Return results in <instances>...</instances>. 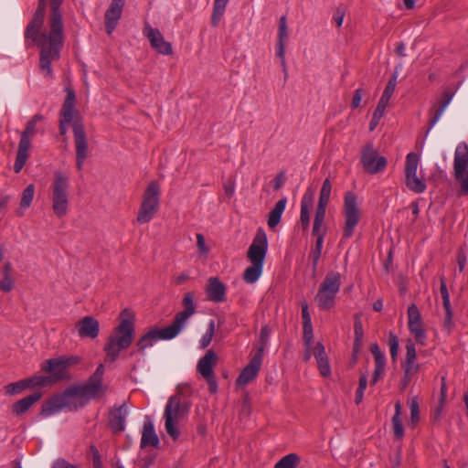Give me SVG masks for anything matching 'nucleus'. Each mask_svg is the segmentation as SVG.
<instances>
[{"label":"nucleus","instance_id":"1","mask_svg":"<svg viewBox=\"0 0 468 468\" xmlns=\"http://www.w3.org/2000/svg\"><path fill=\"white\" fill-rule=\"evenodd\" d=\"M135 336L134 315L133 312L124 309L120 314V323L107 338L104 346V361L115 362L122 350L127 349Z\"/></svg>","mask_w":468,"mask_h":468},{"label":"nucleus","instance_id":"2","mask_svg":"<svg viewBox=\"0 0 468 468\" xmlns=\"http://www.w3.org/2000/svg\"><path fill=\"white\" fill-rule=\"evenodd\" d=\"M95 398L90 391H87L83 385L70 386L63 392L55 394L46 400L41 406L40 414L48 417L64 409L76 411L85 407L90 399Z\"/></svg>","mask_w":468,"mask_h":468},{"label":"nucleus","instance_id":"3","mask_svg":"<svg viewBox=\"0 0 468 468\" xmlns=\"http://www.w3.org/2000/svg\"><path fill=\"white\" fill-rule=\"evenodd\" d=\"M33 42L40 48V71L46 78L53 79L51 63L60 57V49L64 43L63 29L50 28L48 34L42 35V39Z\"/></svg>","mask_w":468,"mask_h":468},{"label":"nucleus","instance_id":"4","mask_svg":"<svg viewBox=\"0 0 468 468\" xmlns=\"http://www.w3.org/2000/svg\"><path fill=\"white\" fill-rule=\"evenodd\" d=\"M341 283V274L338 271L327 272L314 297L320 310L328 311L335 306Z\"/></svg>","mask_w":468,"mask_h":468},{"label":"nucleus","instance_id":"5","mask_svg":"<svg viewBox=\"0 0 468 468\" xmlns=\"http://www.w3.org/2000/svg\"><path fill=\"white\" fill-rule=\"evenodd\" d=\"M188 410V404L182 402L178 396L169 398L164 412L165 420V429L174 441L177 440L180 436V431L176 427V422L182 419Z\"/></svg>","mask_w":468,"mask_h":468},{"label":"nucleus","instance_id":"6","mask_svg":"<svg viewBox=\"0 0 468 468\" xmlns=\"http://www.w3.org/2000/svg\"><path fill=\"white\" fill-rule=\"evenodd\" d=\"M160 185L157 181H151L143 196L136 220L140 224L148 223L152 220L160 206Z\"/></svg>","mask_w":468,"mask_h":468},{"label":"nucleus","instance_id":"7","mask_svg":"<svg viewBox=\"0 0 468 468\" xmlns=\"http://www.w3.org/2000/svg\"><path fill=\"white\" fill-rule=\"evenodd\" d=\"M43 120V115L35 114L26 124L25 130L21 133L16 162L14 165L15 173L18 174L27 163L29 156L28 150L31 146V139L37 133V123Z\"/></svg>","mask_w":468,"mask_h":468},{"label":"nucleus","instance_id":"8","mask_svg":"<svg viewBox=\"0 0 468 468\" xmlns=\"http://www.w3.org/2000/svg\"><path fill=\"white\" fill-rule=\"evenodd\" d=\"M69 178L60 172L55 173L51 186L52 209L58 218L64 217L69 210Z\"/></svg>","mask_w":468,"mask_h":468},{"label":"nucleus","instance_id":"9","mask_svg":"<svg viewBox=\"0 0 468 468\" xmlns=\"http://www.w3.org/2000/svg\"><path fill=\"white\" fill-rule=\"evenodd\" d=\"M343 212L345 217L343 238L349 239L353 236L360 218V210L355 193L348 191L345 194Z\"/></svg>","mask_w":468,"mask_h":468},{"label":"nucleus","instance_id":"10","mask_svg":"<svg viewBox=\"0 0 468 468\" xmlns=\"http://www.w3.org/2000/svg\"><path fill=\"white\" fill-rule=\"evenodd\" d=\"M72 132L76 150V166L79 171H81L89 156V144L85 128L80 120L74 121Z\"/></svg>","mask_w":468,"mask_h":468},{"label":"nucleus","instance_id":"11","mask_svg":"<svg viewBox=\"0 0 468 468\" xmlns=\"http://www.w3.org/2000/svg\"><path fill=\"white\" fill-rule=\"evenodd\" d=\"M419 160V155L416 153H409L407 154L405 164V183L409 189L420 194L426 190V183L423 179L417 176Z\"/></svg>","mask_w":468,"mask_h":468},{"label":"nucleus","instance_id":"12","mask_svg":"<svg viewBox=\"0 0 468 468\" xmlns=\"http://www.w3.org/2000/svg\"><path fill=\"white\" fill-rule=\"evenodd\" d=\"M360 162L364 170L370 175L383 171L388 163L386 157L378 156L377 150L371 143L363 146Z\"/></svg>","mask_w":468,"mask_h":468},{"label":"nucleus","instance_id":"13","mask_svg":"<svg viewBox=\"0 0 468 468\" xmlns=\"http://www.w3.org/2000/svg\"><path fill=\"white\" fill-rule=\"evenodd\" d=\"M182 305L184 309L175 315L174 321L170 324V331L176 332L177 335L186 326L188 319L197 312L194 292H188L184 294Z\"/></svg>","mask_w":468,"mask_h":468},{"label":"nucleus","instance_id":"14","mask_svg":"<svg viewBox=\"0 0 468 468\" xmlns=\"http://www.w3.org/2000/svg\"><path fill=\"white\" fill-rule=\"evenodd\" d=\"M67 92L66 99L62 104L60 110V120H59V133L65 135L67 133L69 125L70 122H74L79 119V112L74 109L76 95L75 91L70 87H66Z\"/></svg>","mask_w":468,"mask_h":468},{"label":"nucleus","instance_id":"15","mask_svg":"<svg viewBox=\"0 0 468 468\" xmlns=\"http://www.w3.org/2000/svg\"><path fill=\"white\" fill-rule=\"evenodd\" d=\"M267 250V235L262 228H259L247 251V258L251 263L263 265Z\"/></svg>","mask_w":468,"mask_h":468},{"label":"nucleus","instance_id":"16","mask_svg":"<svg viewBox=\"0 0 468 468\" xmlns=\"http://www.w3.org/2000/svg\"><path fill=\"white\" fill-rule=\"evenodd\" d=\"M177 335L176 332L170 331V325L165 328L158 329L152 328L147 333L143 335L136 342L137 352L144 354L145 349L153 346L154 344L162 339L169 340L173 339Z\"/></svg>","mask_w":468,"mask_h":468},{"label":"nucleus","instance_id":"17","mask_svg":"<svg viewBox=\"0 0 468 468\" xmlns=\"http://www.w3.org/2000/svg\"><path fill=\"white\" fill-rule=\"evenodd\" d=\"M46 8H47L46 0H38L37 8L35 11L31 21L28 23V25L25 30V38L26 39H32V41H37L38 39H42L43 34H47L46 32L40 33V28L44 22Z\"/></svg>","mask_w":468,"mask_h":468},{"label":"nucleus","instance_id":"18","mask_svg":"<svg viewBox=\"0 0 468 468\" xmlns=\"http://www.w3.org/2000/svg\"><path fill=\"white\" fill-rule=\"evenodd\" d=\"M144 33L149 39L152 48L158 53L163 55H171L173 53L171 43L165 40L157 28H153L149 24H145Z\"/></svg>","mask_w":468,"mask_h":468},{"label":"nucleus","instance_id":"19","mask_svg":"<svg viewBox=\"0 0 468 468\" xmlns=\"http://www.w3.org/2000/svg\"><path fill=\"white\" fill-rule=\"evenodd\" d=\"M128 414L126 402L119 407H112L109 410V427L113 433H121L125 430V420Z\"/></svg>","mask_w":468,"mask_h":468},{"label":"nucleus","instance_id":"20","mask_svg":"<svg viewBox=\"0 0 468 468\" xmlns=\"http://www.w3.org/2000/svg\"><path fill=\"white\" fill-rule=\"evenodd\" d=\"M468 169V144L466 143L459 144L454 152L453 159V176L456 180L463 177V174Z\"/></svg>","mask_w":468,"mask_h":468},{"label":"nucleus","instance_id":"21","mask_svg":"<svg viewBox=\"0 0 468 468\" xmlns=\"http://www.w3.org/2000/svg\"><path fill=\"white\" fill-rule=\"evenodd\" d=\"M262 358L263 357H261L260 353H256L254 355L250 363L242 369L236 381L237 385L245 386L256 378L261 369Z\"/></svg>","mask_w":468,"mask_h":468},{"label":"nucleus","instance_id":"22","mask_svg":"<svg viewBox=\"0 0 468 468\" xmlns=\"http://www.w3.org/2000/svg\"><path fill=\"white\" fill-rule=\"evenodd\" d=\"M103 374L104 366L103 364H100L95 372L82 384L87 391H90L96 398L100 395H105L107 391V387L102 383Z\"/></svg>","mask_w":468,"mask_h":468},{"label":"nucleus","instance_id":"23","mask_svg":"<svg viewBox=\"0 0 468 468\" xmlns=\"http://www.w3.org/2000/svg\"><path fill=\"white\" fill-rule=\"evenodd\" d=\"M79 336L94 339L99 335L100 324L93 316H85L76 324Z\"/></svg>","mask_w":468,"mask_h":468},{"label":"nucleus","instance_id":"24","mask_svg":"<svg viewBox=\"0 0 468 468\" xmlns=\"http://www.w3.org/2000/svg\"><path fill=\"white\" fill-rule=\"evenodd\" d=\"M42 370L49 373L54 381L69 378V370L60 357L50 358L45 361Z\"/></svg>","mask_w":468,"mask_h":468},{"label":"nucleus","instance_id":"25","mask_svg":"<svg viewBox=\"0 0 468 468\" xmlns=\"http://www.w3.org/2000/svg\"><path fill=\"white\" fill-rule=\"evenodd\" d=\"M206 294L209 301L222 303L226 301V285L218 277H210L207 280Z\"/></svg>","mask_w":468,"mask_h":468},{"label":"nucleus","instance_id":"26","mask_svg":"<svg viewBox=\"0 0 468 468\" xmlns=\"http://www.w3.org/2000/svg\"><path fill=\"white\" fill-rule=\"evenodd\" d=\"M124 5L112 1L109 8L105 12V27L108 35H111L115 29L118 21L122 16Z\"/></svg>","mask_w":468,"mask_h":468},{"label":"nucleus","instance_id":"27","mask_svg":"<svg viewBox=\"0 0 468 468\" xmlns=\"http://www.w3.org/2000/svg\"><path fill=\"white\" fill-rule=\"evenodd\" d=\"M217 354L209 349L197 362V372L203 377H211L214 375V366L217 363Z\"/></svg>","mask_w":468,"mask_h":468},{"label":"nucleus","instance_id":"28","mask_svg":"<svg viewBox=\"0 0 468 468\" xmlns=\"http://www.w3.org/2000/svg\"><path fill=\"white\" fill-rule=\"evenodd\" d=\"M314 192L307 189L301 200L300 222L303 230L308 229L310 225V209L313 206Z\"/></svg>","mask_w":468,"mask_h":468},{"label":"nucleus","instance_id":"29","mask_svg":"<svg viewBox=\"0 0 468 468\" xmlns=\"http://www.w3.org/2000/svg\"><path fill=\"white\" fill-rule=\"evenodd\" d=\"M159 443L160 441L155 432L154 423L151 420L147 419L144 423L140 446L141 448H145L150 445L157 448Z\"/></svg>","mask_w":468,"mask_h":468},{"label":"nucleus","instance_id":"30","mask_svg":"<svg viewBox=\"0 0 468 468\" xmlns=\"http://www.w3.org/2000/svg\"><path fill=\"white\" fill-rule=\"evenodd\" d=\"M314 356L316 359L320 374L324 378L329 377L331 375V367L324 346L322 343L318 342L314 346Z\"/></svg>","mask_w":468,"mask_h":468},{"label":"nucleus","instance_id":"31","mask_svg":"<svg viewBox=\"0 0 468 468\" xmlns=\"http://www.w3.org/2000/svg\"><path fill=\"white\" fill-rule=\"evenodd\" d=\"M454 93L451 91H444L441 93L440 101H438V108L434 111L433 115L429 120V127L427 133L437 123L441 117L444 110L451 102Z\"/></svg>","mask_w":468,"mask_h":468},{"label":"nucleus","instance_id":"32","mask_svg":"<svg viewBox=\"0 0 468 468\" xmlns=\"http://www.w3.org/2000/svg\"><path fill=\"white\" fill-rule=\"evenodd\" d=\"M64 0H50L49 28L64 29L60 5Z\"/></svg>","mask_w":468,"mask_h":468},{"label":"nucleus","instance_id":"33","mask_svg":"<svg viewBox=\"0 0 468 468\" xmlns=\"http://www.w3.org/2000/svg\"><path fill=\"white\" fill-rule=\"evenodd\" d=\"M41 398L40 392H34L33 394H30L19 400H17L16 403L12 406V411L16 415H21L27 411L31 406L38 401Z\"/></svg>","mask_w":468,"mask_h":468},{"label":"nucleus","instance_id":"34","mask_svg":"<svg viewBox=\"0 0 468 468\" xmlns=\"http://www.w3.org/2000/svg\"><path fill=\"white\" fill-rule=\"evenodd\" d=\"M287 199L283 197L280 199L274 207L269 212L267 224L271 229H274L281 222L282 216L285 210Z\"/></svg>","mask_w":468,"mask_h":468},{"label":"nucleus","instance_id":"35","mask_svg":"<svg viewBox=\"0 0 468 468\" xmlns=\"http://www.w3.org/2000/svg\"><path fill=\"white\" fill-rule=\"evenodd\" d=\"M12 269V264L9 261L5 262L3 267V278L0 280V290L5 292L12 291L14 287V280L11 277Z\"/></svg>","mask_w":468,"mask_h":468},{"label":"nucleus","instance_id":"36","mask_svg":"<svg viewBox=\"0 0 468 468\" xmlns=\"http://www.w3.org/2000/svg\"><path fill=\"white\" fill-rule=\"evenodd\" d=\"M409 330L414 336L416 342L421 346L426 345L427 335L422 325V320L418 322L408 323Z\"/></svg>","mask_w":468,"mask_h":468},{"label":"nucleus","instance_id":"37","mask_svg":"<svg viewBox=\"0 0 468 468\" xmlns=\"http://www.w3.org/2000/svg\"><path fill=\"white\" fill-rule=\"evenodd\" d=\"M263 271V265L251 263L243 272V280L247 283H254L258 281Z\"/></svg>","mask_w":468,"mask_h":468},{"label":"nucleus","instance_id":"38","mask_svg":"<svg viewBox=\"0 0 468 468\" xmlns=\"http://www.w3.org/2000/svg\"><path fill=\"white\" fill-rule=\"evenodd\" d=\"M400 413H401V406H400L399 402H397L395 405V414L392 417V426H393L394 436L398 440L401 439L404 435V428L401 423Z\"/></svg>","mask_w":468,"mask_h":468},{"label":"nucleus","instance_id":"39","mask_svg":"<svg viewBox=\"0 0 468 468\" xmlns=\"http://www.w3.org/2000/svg\"><path fill=\"white\" fill-rule=\"evenodd\" d=\"M229 3V0H215L213 12L211 16V25L213 27H218L221 17L224 15L226 6Z\"/></svg>","mask_w":468,"mask_h":468},{"label":"nucleus","instance_id":"40","mask_svg":"<svg viewBox=\"0 0 468 468\" xmlns=\"http://www.w3.org/2000/svg\"><path fill=\"white\" fill-rule=\"evenodd\" d=\"M288 38V27H287V19L285 16H282L279 19V27H278V39H277V48L282 49L285 48V42Z\"/></svg>","mask_w":468,"mask_h":468},{"label":"nucleus","instance_id":"41","mask_svg":"<svg viewBox=\"0 0 468 468\" xmlns=\"http://www.w3.org/2000/svg\"><path fill=\"white\" fill-rule=\"evenodd\" d=\"M300 463V457L296 453L283 456L274 465V468H296Z\"/></svg>","mask_w":468,"mask_h":468},{"label":"nucleus","instance_id":"42","mask_svg":"<svg viewBox=\"0 0 468 468\" xmlns=\"http://www.w3.org/2000/svg\"><path fill=\"white\" fill-rule=\"evenodd\" d=\"M323 244L324 239H316L315 245L309 254V259L312 261V268L314 272H315L317 269L318 261L322 254Z\"/></svg>","mask_w":468,"mask_h":468},{"label":"nucleus","instance_id":"43","mask_svg":"<svg viewBox=\"0 0 468 468\" xmlns=\"http://www.w3.org/2000/svg\"><path fill=\"white\" fill-rule=\"evenodd\" d=\"M35 196V186L33 184L28 185L22 192L20 207L27 208L31 206Z\"/></svg>","mask_w":468,"mask_h":468},{"label":"nucleus","instance_id":"44","mask_svg":"<svg viewBox=\"0 0 468 468\" xmlns=\"http://www.w3.org/2000/svg\"><path fill=\"white\" fill-rule=\"evenodd\" d=\"M327 232V227L324 220L314 218L312 235L316 237L317 239H324Z\"/></svg>","mask_w":468,"mask_h":468},{"label":"nucleus","instance_id":"45","mask_svg":"<svg viewBox=\"0 0 468 468\" xmlns=\"http://www.w3.org/2000/svg\"><path fill=\"white\" fill-rule=\"evenodd\" d=\"M214 335H215V321L210 320L208 323V325H207V329L200 340L201 348H206L210 345Z\"/></svg>","mask_w":468,"mask_h":468},{"label":"nucleus","instance_id":"46","mask_svg":"<svg viewBox=\"0 0 468 468\" xmlns=\"http://www.w3.org/2000/svg\"><path fill=\"white\" fill-rule=\"evenodd\" d=\"M271 335V329L268 325H264L261 329L260 333V345L258 347V351L256 353H260L261 355V357H263V352L265 347L267 346L268 340Z\"/></svg>","mask_w":468,"mask_h":468},{"label":"nucleus","instance_id":"47","mask_svg":"<svg viewBox=\"0 0 468 468\" xmlns=\"http://www.w3.org/2000/svg\"><path fill=\"white\" fill-rule=\"evenodd\" d=\"M331 191H332L331 181L329 178H326L323 182L318 201L329 203Z\"/></svg>","mask_w":468,"mask_h":468},{"label":"nucleus","instance_id":"48","mask_svg":"<svg viewBox=\"0 0 468 468\" xmlns=\"http://www.w3.org/2000/svg\"><path fill=\"white\" fill-rule=\"evenodd\" d=\"M388 346L390 350V356L392 360L395 361L398 356L399 343L398 336L393 332H389L388 334Z\"/></svg>","mask_w":468,"mask_h":468},{"label":"nucleus","instance_id":"49","mask_svg":"<svg viewBox=\"0 0 468 468\" xmlns=\"http://www.w3.org/2000/svg\"><path fill=\"white\" fill-rule=\"evenodd\" d=\"M354 334H355L354 343H356V346H362L364 331H363L362 322L359 319L358 315H356L355 324H354Z\"/></svg>","mask_w":468,"mask_h":468},{"label":"nucleus","instance_id":"50","mask_svg":"<svg viewBox=\"0 0 468 468\" xmlns=\"http://www.w3.org/2000/svg\"><path fill=\"white\" fill-rule=\"evenodd\" d=\"M397 80H398V72L395 71L392 74V76L390 77V79L388 80V81L384 89V91L382 93V96L390 100V98L392 97L393 92L395 90V88L397 85Z\"/></svg>","mask_w":468,"mask_h":468},{"label":"nucleus","instance_id":"51","mask_svg":"<svg viewBox=\"0 0 468 468\" xmlns=\"http://www.w3.org/2000/svg\"><path fill=\"white\" fill-rule=\"evenodd\" d=\"M26 382L27 381L25 379H22V380H19L15 383L8 384L5 387L6 393L8 395H15V394L20 393L24 389L27 388V383H26Z\"/></svg>","mask_w":468,"mask_h":468},{"label":"nucleus","instance_id":"52","mask_svg":"<svg viewBox=\"0 0 468 468\" xmlns=\"http://www.w3.org/2000/svg\"><path fill=\"white\" fill-rule=\"evenodd\" d=\"M367 378L365 374H363L359 378L358 388L356 392L355 401L357 405L360 404L363 400L364 391L367 388Z\"/></svg>","mask_w":468,"mask_h":468},{"label":"nucleus","instance_id":"53","mask_svg":"<svg viewBox=\"0 0 468 468\" xmlns=\"http://www.w3.org/2000/svg\"><path fill=\"white\" fill-rule=\"evenodd\" d=\"M25 380L27 381L26 383H27V388L45 387L49 382L48 378L45 376H35Z\"/></svg>","mask_w":468,"mask_h":468},{"label":"nucleus","instance_id":"54","mask_svg":"<svg viewBox=\"0 0 468 468\" xmlns=\"http://www.w3.org/2000/svg\"><path fill=\"white\" fill-rule=\"evenodd\" d=\"M410 422L415 425L420 420V407L417 398H413L410 403Z\"/></svg>","mask_w":468,"mask_h":468},{"label":"nucleus","instance_id":"55","mask_svg":"<svg viewBox=\"0 0 468 468\" xmlns=\"http://www.w3.org/2000/svg\"><path fill=\"white\" fill-rule=\"evenodd\" d=\"M303 340L304 346H312L313 338H314L312 323L303 324Z\"/></svg>","mask_w":468,"mask_h":468},{"label":"nucleus","instance_id":"56","mask_svg":"<svg viewBox=\"0 0 468 468\" xmlns=\"http://www.w3.org/2000/svg\"><path fill=\"white\" fill-rule=\"evenodd\" d=\"M402 367H403L404 373L406 375V378L408 377H412L420 369V366L415 364V361H413V360H410V362H409V360H405L402 365Z\"/></svg>","mask_w":468,"mask_h":468},{"label":"nucleus","instance_id":"57","mask_svg":"<svg viewBox=\"0 0 468 468\" xmlns=\"http://www.w3.org/2000/svg\"><path fill=\"white\" fill-rule=\"evenodd\" d=\"M408 323L421 321V314L415 303H411L408 307Z\"/></svg>","mask_w":468,"mask_h":468},{"label":"nucleus","instance_id":"58","mask_svg":"<svg viewBox=\"0 0 468 468\" xmlns=\"http://www.w3.org/2000/svg\"><path fill=\"white\" fill-rule=\"evenodd\" d=\"M385 367H386V362L375 363V370H374L373 378L371 380L372 385H375L378 382V378L384 374Z\"/></svg>","mask_w":468,"mask_h":468},{"label":"nucleus","instance_id":"59","mask_svg":"<svg viewBox=\"0 0 468 468\" xmlns=\"http://www.w3.org/2000/svg\"><path fill=\"white\" fill-rule=\"evenodd\" d=\"M388 102H389V99L385 98L384 96H381L379 99V101L377 105V108L373 113L382 118L384 116V113H385V111H386V108H387Z\"/></svg>","mask_w":468,"mask_h":468},{"label":"nucleus","instance_id":"60","mask_svg":"<svg viewBox=\"0 0 468 468\" xmlns=\"http://www.w3.org/2000/svg\"><path fill=\"white\" fill-rule=\"evenodd\" d=\"M388 102H389V99L385 98L384 96H381L379 99V101L377 105V108L373 113L382 118L384 116V113H385V111H386V108H387Z\"/></svg>","mask_w":468,"mask_h":468},{"label":"nucleus","instance_id":"61","mask_svg":"<svg viewBox=\"0 0 468 468\" xmlns=\"http://www.w3.org/2000/svg\"><path fill=\"white\" fill-rule=\"evenodd\" d=\"M388 102H389V99L385 98L384 96H381L379 99V101L377 105V108L373 113L382 118L384 116V113H385V111H386V108H387Z\"/></svg>","mask_w":468,"mask_h":468},{"label":"nucleus","instance_id":"62","mask_svg":"<svg viewBox=\"0 0 468 468\" xmlns=\"http://www.w3.org/2000/svg\"><path fill=\"white\" fill-rule=\"evenodd\" d=\"M467 256L464 248L461 247L457 252V264L459 271L462 272L466 265Z\"/></svg>","mask_w":468,"mask_h":468},{"label":"nucleus","instance_id":"63","mask_svg":"<svg viewBox=\"0 0 468 468\" xmlns=\"http://www.w3.org/2000/svg\"><path fill=\"white\" fill-rule=\"evenodd\" d=\"M370 352L374 356L375 363L386 362L385 356L381 352L379 346L377 343H374L370 346Z\"/></svg>","mask_w":468,"mask_h":468},{"label":"nucleus","instance_id":"64","mask_svg":"<svg viewBox=\"0 0 468 468\" xmlns=\"http://www.w3.org/2000/svg\"><path fill=\"white\" fill-rule=\"evenodd\" d=\"M365 93H366V91L362 88H359V89L356 90V91L354 93V97H353L352 102H351V107L353 109H356V108H358L360 106L362 96Z\"/></svg>","mask_w":468,"mask_h":468}]
</instances>
